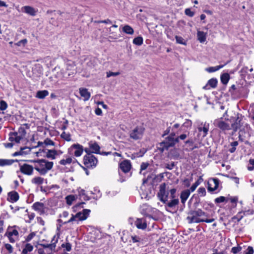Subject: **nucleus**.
Listing matches in <instances>:
<instances>
[{
  "label": "nucleus",
  "instance_id": "13d9d810",
  "mask_svg": "<svg viewBox=\"0 0 254 254\" xmlns=\"http://www.w3.org/2000/svg\"><path fill=\"white\" fill-rule=\"evenodd\" d=\"M79 193L80 196L83 197V199L84 200L88 199V196L85 194V190H84L81 189L80 190H79Z\"/></svg>",
  "mask_w": 254,
  "mask_h": 254
},
{
  "label": "nucleus",
  "instance_id": "6ab92c4d",
  "mask_svg": "<svg viewBox=\"0 0 254 254\" xmlns=\"http://www.w3.org/2000/svg\"><path fill=\"white\" fill-rule=\"evenodd\" d=\"M19 198L18 193L15 191H12L8 193L7 200L12 203L16 202Z\"/></svg>",
  "mask_w": 254,
  "mask_h": 254
},
{
  "label": "nucleus",
  "instance_id": "4468645a",
  "mask_svg": "<svg viewBox=\"0 0 254 254\" xmlns=\"http://www.w3.org/2000/svg\"><path fill=\"white\" fill-rule=\"evenodd\" d=\"M89 150L91 151V154L96 153L100 154V147L96 142L90 141L89 142Z\"/></svg>",
  "mask_w": 254,
  "mask_h": 254
},
{
  "label": "nucleus",
  "instance_id": "aec40b11",
  "mask_svg": "<svg viewBox=\"0 0 254 254\" xmlns=\"http://www.w3.org/2000/svg\"><path fill=\"white\" fill-rule=\"evenodd\" d=\"M21 9L24 12L33 16L36 15L37 11L34 8L30 6H23Z\"/></svg>",
  "mask_w": 254,
  "mask_h": 254
},
{
  "label": "nucleus",
  "instance_id": "c85d7f7f",
  "mask_svg": "<svg viewBox=\"0 0 254 254\" xmlns=\"http://www.w3.org/2000/svg\"><path fill=\"white\" fill-rule=\"evenodd\" d=\"M57 155V152L55 150H48L46 153V156L51 159H55Z\"/></svg>",
  "mask_w": 254,
  "mask_h": 254
},
{
  "label": "nucleus",
  "instance_id": "a878e982",
  "mask_svg": "<svg viewBox=\"0 0 254 254\" xmlns=\"http://www.w3.org/2000/svg\"><path fill=\"white\" fill-rule=\"evenodd\" d=\"M21 139V137L16 132L10 133L9 140L10 141H15L16 143H19Z\"/></svg>",
  "mask_w": 254,
  "mask_h": 254
},
{
  "label": "nucleus",
  "instance_id": "9b49d317",
  "mask_svg": "<svg viewBox=\"0 0 254 254\" xmlns=\"http://www.w3.org/2000/svg\"><path fill=\"white\" fill-rule=\"evenodd\" d=\"M21 247L22 250L20 254H28L34 249V247L31 244L25 242H22Z\"/></svg>",
  "mask_w": 254,
  "mask_h": 254
},
{
  "label": "nucleus",
  "instance_id": "f03ea898",
  "mask_svg": "<svg viewBox=\"0 0 254 254\" xmlns=\"http://www.w3.org/2000/svg\"><path fill=\"white\" fill-rule=\"evenodd\" d=\"M202 216H207L206 214L200 209L196 210H191L188 213L187 219L190 224L199 223L201 222L202 219L200 218Z\"/></svg>",
  "mask_w": 254,
  "mask_h": 254
},
{
  "label": "nucleus",
  "instance_id": "f8f14e48",
  "mask_svg": "<svg viewBox=\"0 0 254 254\" xmlns=\"http://www.w3.org/2000/svg\"><path fill=\"white\" fill-rule=\"evenodd\" d=\"M90 212V210L87 209H84L82 212H79L76 214V216L77 218L78 221H83L86 220Z\"/></svg>",
  "mask_w": 254,
  "mask_h": 254
},
{
  "label": "nucleus",
  "instance_id": "a211bd4d",
  "mask_svg": "<svg viewBox=\"0 0 254 254\" xmlns=\"http://www.w3.org/2000/svg\"><path fill=\"white\" fill-rule=\"evenodd\" d=\"M71 147L75 150L74 152V155L76 157H79L82 154L83 147L81 145L78 143L74 144L71 146Z\"/></svg>",
  "mask_w": 254,
  "mask_h": 254
},
{
  "label": "nucleus",
  "instance_id": "9d476101",
  "mask_svg": "<svg viewBox=\"0 0 254 254\" xmlns=\"http://www.w3.org/2000/svg\"><path fill=\"white\" fill-rule=\"evenodd\" d=\"M58 241V238H56V236H54L52 240V243L50 244H42L41 246L45 249H48L49 251H51L50 253H52L53 252L55 251V249L56 247V244Z\"/></svg>",
  "mask_w": 254,
  "mask_h": 254
},
{
  "label": "nucleus",
  "instance_id": "1a4fd4ad",
  "mask_svg": "<svg viewBox=\"0 0 254 254\" xmlns=\"http://www.w3.org/2000/svg\"><path fill=\"white\" fill-rule=\"evenodd\" d=\"M219 180L217 178L210 179L208 182V190L213 191L216 190L219 186Z\"/></svg>",
  "mask_w": 254,
  "mask_h": 254
},
{
  "label": "nucleus",
  "instance_id": "ea45409f",
  "mask_svg": "<svg viewBox=\"0 0 254 254\" xmlns=\"http://www.w3.org/2000/svg\"><path fill=\"white\" fill-rule=\"evenodd\" d=\"M4 248L6 250V251L8 252L9 254H12L13 252V247L9 244H4Z\"/></svg>",
  "mask_w": 254,
  "mask_h": 254
},
{
  "label": "nucleus",
  "instance_id": "bb28decb",
  "mask_svg": "<svg viewBox=\"0 0 254 254\" xmlns=\"http://www.w3.org/2000/svg\"><path fill=\"white\" fill-rule=\"evenodd\" d=\"M197 39L200 43H203L206 41V34L202 31H198L197 33Z\"/></svg>",
  "mask_w": 254,
  "mask_h": 254
},
{
  "label": "nucleus",
  "instance_id": "5fc2aeb1",
  "mask_svg": "<svg viewBox=\"0 0 254 254\" xmlns=\"http://www.w3.org/2000/svg\"><path fill=\"white\" fill-rule=\"evenodd\" d=\"M185 13L190 17H192L194 15V12L192 11L190 8H186L185 10Z\"/></svg>",
  "mask_w": 254,
  "mask_h": 254
},
{
  "label": "nucleus",
  "instance_id": "b1692460",
  "mask_svg": "<svg viewBox=\"0 0 254 254\" xmlns=\"http://www.w3.org/2000/svg\"><path fill=\"white\" fill-rule=\"evenodd\" d=\"M32 208L35 211L39 212H43L44 211V205L43 203L36 202L32 205Z\"/></svg>",
  "mask_w": 254,
  "mask_h": 254
},
{
  "label": "nucleus",
  "instance_id": "c9c22d12",
  "mask_svg": "<svg viewBox=\"0 0 254 254\" xmlns=\"http://www.w3.org/2000/svg\"><path fill=\"white\" fill-rule=\"evenodd\" d=\"M224 66V65H219L216 66L209 67L207 68L206 70L208 72H213L218 70L220 68H222Z\"/></svg>",
  "mask_w": 254,
  "mask_h": 254
},
{
  "label": "nucleus",
  "instance_id": "4be33fe9",
  "mask_svg": "<svg viewBox=\"0 0 254 254\" xmlns=\"http://www.w3.org/2000/svg\"><path fill=\"white\" fill-rule=\"evenodd\" d=\"M190 194V190H186L181 192V195H180V198H181V202L183 204L185 203L186 200L189 197Z\"/></svg>",
  "mask_w": 254,
  "mask_h": 254
},
{
  "label": "nucleus",
  "instance_id": "37998d69",
  "mask_svg": "<svg viewBox=\"0 0 254 254\" xmlns=\"http://www.w3.org/2000/svg\"><path fill=\"white\" fill-rule=\"evenodd\" d=\"M27 40L26 39H22L17 43H15V45L17 46L20 47L23 46L24 47L25 45L27 43Z\"/></svg>",
  "mask_w": 254,
  "mask_h": 254
},
{
  "label": "nucleus",
  "instance_id": "4c0bfd02",
  "mask_svg": "<svg viewBox=\"0 0 254 254\" xmlns=\"http://www.w3.org/2000/svg\"><path fill=\"white\" fill-rule=\"evenodd\" d=\"M133 43L135 45L140 46L143 43V38L140 36L137 37L133 40Z\"/></svg>",
  "mask_w": 254,
  "mask_h": 254
},
{
  "label": "nucleus",
  "instance_id": "3c124183",
  "mask_svg": "<svg viewBox=\"0 0 254 254\" xmlns=\"http://www.w3.org/2000/svg\"><path fill=\"white\" fill-rule=\"evenodd\" d=\"M8 235L10 236H16L18 237L19 233L17 230L15 229H13L11 231H9L8 232Z\"/></svg>",
  "mask_w": 254,
  "mask_h": 254
},
{
  "label": "nucleus",
  "instance_id": "09e8293b",
  "mask_svg": "<svg viewBox=\"0 0 254 254\" xmlns=\"http://www.w3.org/2000/svg\"><path fill=\"white\" fill-rule=\"evenodd\" d=\"M73 221L75 222L76 223V224H78V221L76 216V214L72 215L71 218L67 222H65V223H69L70 222H72Z\"/></svg>",
  "mask_w": 254,
  "mask_h": 254
},
{
  "label": "nucleus",
  "instance_id": "69168bd1",
  "mask_svg": "<svg viewBox=\"0 0 254 254\" xmlns=\"http://www.w3.org/2000/svg\"><path fill=\"white\" fill-rule=\"evenodd\" d=\"M44 143L47 145H54V142L52 140H51L50 139H46L44 141Z\"/></svg>",
  "mask_w": 254,
  "mask_h": 254
},
{
  "label": "nucleus",
  "instance_id": "49530a36",
  "mask_svg": "<svg viewBox=\"0 0 254 254\" xmlns=\"http://www.w3.org/2000/svg\"><path fill=\"white\" fill-rule=\"evenodd\" d=\"M61 246L62 248H65V250L67 252H70L71 250V245L69 243L63 244Z\"/></svg>",
  "mask_w": 254,
  "mask_h": 254
},
{
  "label": "nucleus",
  "instance_id": "2f4dec72",
  "mask_svg": "<svg viewBox=\"0 0 254 254\" xmlns=\"http://www.w3.org/2000/svg\"><path fill=\"white\" fill-rule=\"evenodd\" d=\"M203 181V179L201 176L199 177L198 179L191 186L190 190V192H193L195 190L197 186Z\"/></svg>",
  "mask_w": 254,
  "mask_h": 254
},
{
  "label": "nucleus",
  "instance_id": "052dcab7",
  "mask_svg": "<svg viewBox=\"0 0 254 254\" xmlns=\"http://www.w3.org/2000/svg\"><path fill=\"white\" fill-rule=\"evenodd\" d=\"M119 74H120L119 72H114L110 71V72H107V77H110L111 76H116L119 75Z\"/></svg>",
  "mask_w": 254,
  "mask_h": 254
},
{
  "label": "nucleus",
  "instance_id": "f257e3e1",
  "mask_svg": "<svg viewBox=\"0 0 254 254\" xmlns=\"http://www.w3.org/2000/svg\"><path fill=\"white\" fill-rule=\"evenodd\" d=\"M35 163L34 169L41 175H45L53 167V162H50L45 159H37L33 161Z\"/></svg>",
  "mask_w": 254,
  "mask_h": 254
},
{
  "label": "nucleus",
  "instance_id": "0e129e2a",
  "mask_svg": "<svg viewBox=\"0 0 254 254\" xmlns=\"http://www.w3.org/2000/svg\"><path fill=\"white\" fill-rule=\"evenodd\" d=\"M242 213L243 214L244 216L245 215H252L254 213V210H251V209H249L248 210H245V211H242Z\"/></svg>",
  "mask_w": 254,
  "mask_h": 254
},
{
  "label": "nucleus",
  "instance_id": "20e7f679",
  "mask_svg": "<svg viewBox=\"0 0 254 254\" xmlns=\"http://www.w3.org/2000/svg\"><path fill=\"white\" fill-rule=\"evenodd\" d=\"M144 128L142 127H136L129 133V136L134 140L140 139L142 138Z\"/></svg>",
  "mask_w": 254,
  "mask_h": 254
},
{
  "label": "nucleus",
  "instance_id": "72a5a7b5",
  "mask_svg": "<svg viewBox=\"0 0 254 254\" xmlns=\"http://www.w3.org/2000/svg\"><path fill=\"white\" fill-rule=\"evenodd\" d=\"M76 198L77 196L74 195H68L65 197L66 202L68 205H70Z\"/></svg>",
  "mask_w": 254,
  "mask_h": 254
},
{
  "label": "nucleus",
  "instance_id": "c756f323",
  "mask_svg": "<svg viewBox=\"0 0 254 254\" xmlns=\"http://www.w3.org/2000/svg\"><path fill=\"white\" fill-rule=\"evenodd\" d=\"M44 178L41 177H36L31 180V183L36 185H40L43 183Z\"/></svg>",
  "mask_w": 254,
  "mask_h": 254
},
{
  "label": "nucleus",
  "instance_id": "864d4df0",
  "mask_svg": "<svg viewBox=\"0 0 254 254\" xmlns=\"http://www.w3.org/2000/svg\"><path fill=\"white\" fill-rule=\"evenodd\" d=\"M249 166H248V169L252 171L254 169V159H251L249 160Z\"/></svg>",
  "mask_w": 254,
  "mask_h": 254
},
{
  "label": "nucleus",
  "instance_id": "f704fd0d",
  "mask_svg": "<svg viewBox=\"0 0 254 254\" xmlns=\"http://www.w3.org/2000/svg\"><path fill=\"white\" fill-rule=\"evenodd\" d=\"M230 79V75L227 73H223L221 76V81L223 84H226Z\"/></svg>",
  "mask_w": 254,
  "mask_h": 254
},
{
  "label": "nucleus",
  "instance_id": "6e6552de",
  "mask_svg": "<svg viewBox=\"0 0 254 254\" xmlns=\"http://www.w3.org/2000/svg\"><path fill=\"white\" fill-rule=\"evenodd\" d=\"M214 125L219 127L222 131H226L230 129L229 125L221 119H217L214 121Z\"/></svg>",
  "mask_w": 254,
  "mask_h": 254
},
{
  "label": "nucleus",
  "instance_id": "774afa93",
  "mask_svg": "<svg viewBox=\"0 0 254 254\" xmlns=\"http://www.w3.org/2000/svg\"><path fill=\"white\" fill-rule=\"evenodd\" d=\"M191 181L188 179H186L184 181V184L187 187H189L190 186Z\"/></svg>",
  "mask_w": 254,
  "mask_h": 254
},
{
  "label": "nucleus",
  "instance_id": "dca6fc26",
  "mask_svg": "<svg viewBox=\"0 0 254 254\" xmlns=\"http://www.w3.org/2000/svg\"><path fill=\"white\" fill-rule=\"evenodd\" d=\"M242 119L243 118L241 115H237V117L235 122L232 124V127L235 131H236L238 128H240L242 126Z\"/></svg>",
  "mask_w": 254,
  "mask_h": 254
},
{
  "label": "nucleus",
  "instance_id": "2eb2a0df",
  "mask_svg": "<svg viewBox=\"0 0 254 254\" xmlns=\"http://www.w3.org/2000/svg\"><path fill=\"white\" fill-rule=\"evenodd\" d=\"M209 124L206 123V122L203 123H201L200 126L198 127V130L199 132H202V137H205L209 130Z\"/></svg>",
  "mask_w": 254,
  "mask_h": 254
},
{
  "label": "nucleus",
  "instance_id": "a18cd8bd",
  "mask_svg": "<svg viewBox=\"0 0 254 254\" xmlns=\"http://www.w3.org/2000/svg\"><path fill=\"white\" fill-rule=\"evenodd\" d=\"M7 108V103L3 100H1L0 102V110L4 111Z\"/></svg>",
  "mask_w": 254,
  "mask_h": 254
},
{
  "label": "nucleus",
  "instance_id": "bf43d9fd",
  "mask_svg": "<svg viewBox=\"0 0 254 254\" xmlns=\"http://www.w3.org/2000/svg\"><path fill=\"white\" fill-rule=\"evenodd\" d=\"M254 250L252 247L249 246L246 250L245 254H254Z\"/></svg>",
  "mask_w": 254,
  "mask_h": 254
},
{
  "label": "nucleus",
  "instance_id": "58836bf2",
  "mask_svg": "<svg viewBox=\"0 0 254 254\" xmlns=\"http://www.w3.org/2000/svg\"><path fill=\"white\" fill-rule=\"evenodd\" d=\"M72 158L68 157L66 159H62L60 161V164L62 165H65L66 164H69L72 162Z\"/></svg>",
  "mask_w": 254,
  "mask_h": 254
},
{
  "label": "nucleus",
  "instance_id": "412c9836",
  "mask_svg": "<svg viewBox=\"0 0 254 254\" xmlns=\"http://www.w3.org/2000/svg\"><path fill=\"white\" fill-rule=\"evenodd\" d=\"M135 225L139 229L144 230L147 227V224L142 219L138 218L135 222Z\"/></svg>",
  "mask_w": 254,
  "mask_h": 254
},
{
  "label": "nucleus",
  "instance_id": "e433bc0d",
  "mask_svg": "<svg viewBox=\"0 0 254 254\" xmlns=\"http://www.w3.org/2000/svg\"><path fill=\"white\" fill-rule=\"evenodd\" d=\"M16 133H17L18 135L19 136L21 139H23L26 134L25 129L22 127H20L18 131L16 132Z\"/></svg>",
  "mask_w": 254,
  "mask_h": 254
},
{
  "label": "nucleus",
  "instance_id": "393cba45",
  "mask_svg": "<svg viewBox=\"0 0 254 254\" xmlns=\"http://www.w3.org/2000/svg\"><path fill=\"white\" fill-rule=\"evenodd\" d=\"M15 162H18V160L0 159V166L10 165Z\"/></svg>",
  "mask_w": 254,
  "mask_h": 254
},
{
  "label": "nucleus",
  "instance_id": "79ce46f5",
  "mask_svg": "<svg viewBox=\"0 0 254 254\" xmlns=\"http://www.w3.org/2000/svg\"><path fill=\"white\" fill-rule=\"evenodd\" d=\"M61 137L63 139H65L67 141H69L71 140V136L70 134L67 133L65 132H63L61 134Z\"/></svg>",
  "mask_w": 254,
  "mask_h": 254
},
{
  "label": "nucleus",
  "instance_id": "39448f33",
  "mask_svg": "<svg viewBox=\"0 0 254 254\" xmlns=\"http://www.w3.org/2000/svg\"><path fill=\"white\" fill-rule=\"evenodd\" d=\"M157 196L159 200L163 203H166L167 202L168 193H167L166 191L165 184L160 186L159 191L157 193Z\"/></svg>",
  "mask_w": 254,
  "mask_h": 254
},
{
  "label": "nucleus",
  "instance_id": "5701e85b",
  "mask_svg": "<svg viewBox=\"0 0 254 254\" xmlns=\"http://www.w3.org/2000/svg\"><path fill=\"white\" fill-rule=\"evenodd\" d=\"M79 93L81 96L84 98V101H87L90 98L91 95L86 88H80Z\"/></svg>",
  "mask_w": 254,
  "mask_h": 254
},
{
  "label": "nucleus",
  "instance_id": "f3484780",
  "mask_svg": "<svg viewBox=\"0 0 254 254\" xmlns=\"http://www.w3.org/2000/svg\"><path fill=\"white\" fill-rule=\"evenodd\" d=\"M217 80L216 78H212L209 79L207 84L203 86V89L205 90H209L210 88H215L217 85Z\"/></svg>",
  "mask_w": 254,
  "mask_h": 254
},
{
  "label": "nucleus",
  "instance_id": "8fccbe9b",
  "mask_svg": "<svg viewBox=\"0 0 254 254\" xmlns=\"http://www.w3.org/2000/svg\"><path fill=\"white\" fill-rule=\"evenodd\" d=\"M192 125V122L189 119H187L185 122L183 124L182 126L186 128L190 127Z\"/></svg>",
  "mask_w": 254,
  "mask_h": 254
},
{
  "label": "nucleus",
  "instance_id": "6e6d98bb",
  "mask_svg": "<svg viewBox=\"0 0 254 254\" xmlns=\"http://www.w3.org/2000/svg\"><path fill=\"white\" fill-rule=\"evenodd\" d=\"M197 191L200 196H204L206 195V190L204 188H199Z\"/></svg>",
  "mask_w": 254,
  "mask_h": 254
},
{
  "label": "nucleus",
  "instance_id": "473e14b6",
  "mask_svg": "<svg viewBox=\"0 0 254 254\" xmlns=\"http://www.w3.org/2000/svg\"><path fill=\"white\" fill-rule=\"evenodd\" d=\"M123 31L129 35H132L134 33L132 28L128 25H126L123 27Z\"/></svg>",
  "mask_w": 254,
  "mask_h": 254
},
{
  "label": "nucleus",
  "instance_id": "680f3d73",
  "mask_svg": "<svg viewBox=\"0 0 254 254\" xmlns=\"http://www.w3.org/2000/svg\"><path fill=\"white\" fill-rule=\"evenodd\" d=\"M176 189L174 188L170 190V197L171 198H176Z\"/></svg>",
  "mask_w": 254,
  "mask_h": 254
},
{
  "label": "nucleus",
  "instance_id": "cd10ccee",
  "mask_svg": "<svg viewBox=\"0 0 254 254\" xmlns=\"http://www.w3.org/2000/svg\"><path fill=\"white\" fill-rule=\"evenodd\" d=\"M48 95L49 92L47 90H44L38 91L36 93V97L39 99H42L45 98Z\"/></svg>",
  "mask_w": 254,
  "mask_h": 254
},
{
  "label": "nucleus",
  "instance_id": "603ef678",
  "mask_svg": "<svg viewBox=\"0 0 254 254\" xmlns=\"http://www.w3.org/2000/svg\"><path fill=\"white\" fill-rule=\"evenodd\" d=\"M242 250V247H233L231 249V252L233 253L234 254H236L238 253L239 252H240Z\"/></svg>",
  "mask_w": 254,
  "mask_h": 254
},
{
  "label": "nucleus",
  "instance_id": "c03bdc74",
  "mask_svg": "<svg viewBox=\"0 0 254 254\" xmlns=\"http://www.w3.org/2000/svg\"><path fill=\"white\" fill-rule=\"evenodd\" d=\"M175 39L178 43L186 45V42L184 41V39L181 36H176Z\"/></svg>",
  "mask_w": 254,
  "mask_h": 254
},
{
  "label": "nucleus",
  "instance_id": "ddd939ff",
  "mask_svg": "<svg viewBox=\"0 0 254 254\" xmlns=\"http://www.w3.org/2000/svg\"><path fill=\"white\" fill-rule=\"evenodd\" d=\"M131 163L129 160H126L120 164V168L124 173L128 172L131 169Z\"/></svg>",
  "mask_w": 254,
  "mask_h": 254
},
{
  "label": "nucleus",
  "instance_id": "338daca9",
  "mask_svg": "<svg viewBox=\"0 0 254 254\" xmlns=\"http://www.w3.org/2000/svg\"><path fill=\"white\" fill-rule=\"evenodd\" d=\"M175 166V163L172 162L171 164H167L166 165V168L168 170H172Z\"/></svg>",
  "mask_w": 254,
  "mask_h": 254
},
{
  "label": "nucleus",
  "instance_id": "0eeeda50",
  "mask_svg": "<svg viewBox=\"0 0 254 254\" xmlns=\"http://www.w3.org/2000/svg\"><path fill=\"white\" fill-rule=\"evenodd\" d=\"M34 168V167H33L32 166L27 164H24L23 165L20 166V172L23 174L28 176H30L33 174Z\"/></svg>",
  "mask_w": 254,
  "mask_h": 254
},
{
  "label": "nucleus",
  "instance_id": "a19ab883",
  "mask_svg": "<svg viewBox=\"0 0 254 254\" xmlns=\"http://www.w3.org/2000/svg\"><path fill=\"white\" fill-rule=\"evenodd\" d=\"M35 232H31L27 236H26L24 242H25L26 243H28L35 236Z\"/></svg>",
  "mask_w": 254,
  "mask_h": 254
},
{
  "label": "nucleus",
  "instance_id": "7ed1b4c3",
  "mask_svg": "<svg viewBox=\"0 0 254 254\" xmlns=\"http://www.w3.org/2000/svg\"><path fill=\"white\" fill-rule=\"evenodd\" d=\"M84 151L87 154L83 158L84 165L88 168L95 167L98 162L97 159L91 154L89 149L86 148Z\"/></svg>",
  "mask_w": 254,
  "mask_h": 254
},
{
  "label": "nucleus",
  "instance_id": "e2e57ef3",
  "mask_svg": "<svg viewBox=\"0 0 254 254\" xmlns=\"http://www.w3.org/2000/svg\"><path fill=\"white\" fill-rule=\"evenodd\" d=\"M149 164L148 163H144V162H143L141 163V166H140V173L141 172L143 171V170H145L148 166Z\"/></svg>",
  "mask_w": 254,
  "mask_h": 254
},
{
  "label": "nucleus",
  "instance_id": "4d7b16f0",
  "mask_svg": "<svg viewBox=\"0 0 254 254\" xmlns=\"http://www.w3.org/2000/svg\"><path fill=\"white\" fill-rule=\"evenodd\" d=\"M226 200V197L223 196L217 197L215 199V202L217 203L223 202Z\"/></svg>",
  "mask_w": 254,
  "mask_h": 254
},
{
  "label": "nucleus",
  "instance_id": "423d86ee",
  "mask_svg": "<svg viewBox=\"0 0 254 254\" xmlns=\"http://www.w3.org/2000/svg\"><path fill=\"white\" fill-rule=\"evenodd\" d=\"M175 134L174 133H171L169 136L167 137L165 139L160 143V145L162 146L163 149H168L170 147L174 146V141L173 140V137Z\"/></svg>",
  "mask_w": 254,
  "mask_h": 254
},
{
  "label": "nucleus",
  "instance_id": "7c9ffc66",
  "mask_svg": "<svg viewBox=\"0 0 254 254\" xmlns=\"http://www.w3.org/2000/svg\"><path fill=\"white\" fill-rule=\"evenodd\" d=\"M179 203V200L178 198H172V200L170 201L167 202L166 205L170 208H173L178 205Z\"/></svg>",
  "mask_w": 254,
  "mask_h": 254
},
{
  "label": "nucleus",
  "instance_id": "de8ad7c7",
  "mask_svg": "<svg viewBox=\"0 0 254 254\" xmlns=\"http://www.w3.org/2000/svg\"><path fill=\"white\" fill-rule=\"evenodd\" d=\"M244 215L242 212H239L236 216L233 217V219H237L238 222H239L243 217Z\"/></svg>",
  "mask_w": 254,
  "mask_h": 254
}]
</instances>
